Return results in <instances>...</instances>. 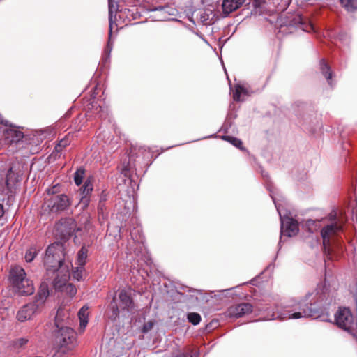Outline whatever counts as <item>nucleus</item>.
<instances>
[{"label":"nucleus","instance_id":"obj_1","mask_svg":"<svg viewBox=\"0 0 357 357\" xmlns=\"http://www.w3.org/2000/svg\"><path fill=\"white\" fill-rule=\"evenodd\" d=\"M49 294L47 284L45 282H42L34 301L22 306L17 312L16 319L20 322L32 319L41 311Z\"/></svg>","mask_w":357,"mask_h":357},{"label":"nucleus","instance_id":"obj_2","mask_svg":"<svg viewBox=\"0 0 357 357\" xmlns=\"http://www.w3.org/2000/svg\"><path fill=\"white\" fill-rule=\"evenodd\" d=\"M317 312L303 302L291 301L285 305L278 313V319H298L317 316Z\"/></svg>","mask_w":357,"mask_h":357},{"label":"nucleus","instance_id":"obj_3","mask_svg":"<svg viewBox=\"0 0 357 357\" xmlns=\"http://www.w3.org/2000/svg\"><path fill=\"white\" fill-rule=\"evenodd\" d=\"M66 252L63 243L55 242L50 245L46 249L43 259L44 264L47 269L56 271L59 269H65L63 266Z\"/></svg>","mask_w":357,"mask_h":357},{"label":"nucleus","instance_id":"obj_4","mask_svg":"<svg viewBox=\"0 0 357 357\" xmlns=\"http://www.w3.org/2000/svg\"><path fill=\"white\" fill-rule=\"evenodd\" d=\"M10 281L17 293L22 296L31 295L35 291L33 282L27 278L25 271L19 266L12 268Z\"/></svg>","mask_w":357,"mask_h":357},{"label":"nucleus","instance_id":"obj_5","mask_svg":"<svg viewBox=\"0 0 357 357\" xmlns=\"http://www.w3.org/2000/svg\"><path fill=\"white\" fill-rule=\"evenodd\" d=\"M131 289H122L119 291L118 297H114L110 303L112 310V316L116 319L120 310L130 312L135 309V305L132 299Z\"/></svg>","mask_w":357,"mask_h":357},{"label":"nucleus","instance_id":"obj_6","mask_svg":"<svg viewBox=\"0 0 357 357\" xmlns=\"http://www.w3.org/2000/svg\"><path fill=\"white\" fill-rule=\"evenodd\" d=\"M57 328L55 341L58 348L67 352L72 351L77 345L76 333L68 326Z\"/></svg>","mask_w":357,"mask_h":357},{"label":"nucleus","instance_id":"obj_7","mask_svg":"<svg viewBox=\"0 0 357 357\" xmlns=\"http://www.w3.org/2000/svg\"><path fill=\"white\" fill-rule=\"evenodd\" d=\"M335 321L340 328L354 335L357 332V317L355 319L347 307L340 308L335 315Z\"/></svg>","mask_w":357,"mask_h":357},{"label":"nucleus","instance_id":"obj_8","mask_svg":"<svg viewBox=\"0 0 357 357\" xmlns=\"http://www.w3.org/2000/svg\"><path fill=\"white\" fill-rule=\"evenodd\" d=\"M330 217L333 222L326 225L321 230V236L325 252H329L331 240L340 232L342 229V225L335 220V214H331Z\"/></svg>","mask_w":357,"mask_h":357},{"label":"nucleus","instance_id":"obj_9","mask_svg":"<svg viewBox=\"0 0 357 357\" xmlns=\"http://www.w3.org/2000/svg\"><path fill=\"white\" fill-rule=\"evenodd\" d=\"M280 26H296L306 32L314 30V26L308 19L298 13L289 14L282 17Z\"/></svg>","mask_w":357,"mask_h":357},{"label":"nucleus","instance_id":"obj_10","mask_svg":"<svg viewBox=\"0 0 357 357\" xmlns=\"http://www.w3.org/2000/svg\"><path fill=\"white\" fill-rule=\"evenodd\" d=\"M70 204V199L65 195H55L45 200L44 207L50 213H59L66 210Z\"/></svg>","mask_w":357,"mask_h":357},{"label":"nucleus","instance_id":"obj_11","mask_svg":"<svg viewBox=\"0 0 357 357\" xmlns=\"http://www.w3.org/2000/svg\"><path fill=\"white\" fill-rule=\"evenodd\" d=\"M281 220V234L288 237L296 236L298 232V225L296 220L289 218L282 217Z\"/></svg>","mask_w":357,"mask_h":357},{"label":"nucleus","instance_id":"obj_12","mask_svg":"<svg viewBox=\"0 0 357 357\" xmlns=\"http://www.w3.org/2000/svg\"><path fill=\"white\" fill-rule=\"evenodd\" d=\"M6 128L3 130V140L5 144H12L21 141L24 137L22 131L17 130L15 128Z\"/></svg>","mask_w":357,"mask_h":357},{"label":"nucleus","instance_id":"obj_13","mask_svg":"<svg viewBox=\"0 0 357 357\" xmlns=\"http://www.w3.org/2000/svg\"><path fill=\"white\" fill-rule=\"evenodd\" d=\"M16 181L17 179L12 168H10L6 178L0 179V193L7 194L10 191Z\"/></svg>","mask_w":357,"mask_h":357},{"label":"nucleus","instance_id":"obj_14","mask_svg":"<svg viewBox=\"0 0 357 357\" xmlns=\"http://www.w3.org/2000/svg\"><path fill=\"white\" fill-rule=\"evenodd\" d=\"M59 229L65 236H71L75 231H79V228L77 227V223L73 218L62 220L59 224Z\"/></svg>","mask_w":357,"mask_h":357},{"label":"nucleus","instance_id":"obj_15","mask_svg":"<svg viewBox=\"0 0 357 357\" xmlns=\"http://www.w3.org/2000/svg\"><path fill=\"white\" fill-rule=\"evenodd\" d=\"M252 312V305L248 303H242L230 307L229 314L231 317L238 318Z\"/></svg>","mask_w":357,"mask_h":357},{"label":"nucleus","instance_id":"obj_16","mask_svg":"<svg viewBox=\"0 0 357 357\" xmlns=\"http://www.w3.org/2000/svg\"><path fill=\"white\" fill-rule=\"evenodd\" d=\"M58 271H59L60 273H63V274L61 278L59 275L55 278L53 282V285L56 290L61 291L64 286L66 284L70 278V274L68 270V266H65L64 270L59 269Z\"/></svg>","mask_w":357,"mask_h":357},{"label":"nucleus","instance_id":"obj_17","mask_svg":"<svg viewBox=\"0 0 357 357\" xmlns=\"http://www.w3.org/2000/svg\"><path fill=\"white\" fill-rule=\"evenodd\" d=\"M246 0H223L222 3V11L229 15L243 6Z\"/></svg>","mask_w":357,"mask_h":357},{"label":"nucleus","instance_id":"obj_18","mask_svg":"<svg viewBox=\"0 0 357 357\" xmlns=\"http://www.w3.org/2000/svg\"><path fill=\"white\" fill-rule=\"evenodd\" d=\"M69 318L68 310L60 307L56 312L55 317V326L56 328H60L63 326V322L66 321Z\"/></svg>","mask_w":357,"mask_h":357},{"label":"nucleus","instance_id":"obj_19","mask_svg":"<svg viewBox=\"0 0 357 357\" xmlns=\"http://www.w3.org/2000/svg\"><path fill=\"white\" fill-rule=\"evenodd\" d=\"M89 307L86 305H84L78 312V317L79 319V326L82 331H84L88 324V317H89Z\"/></svg>","mask_w":357,"mask_h":357},{"label":"nucleus","instance_id":"obj_20","mask_svg":"<svg viewBox=\"0 0 357 357\" xmlns=\"http://www.w3.org/2000/svg\"><path fill=\"white\" fill-rule=\"evenodd\" d=\"M109 3V35L112 33L113 17H115L118 10V5L115 0H108Z\"/></svg>","mask_w":357,"mask_h":357},{"label":"nucleus","instance_id":"obj_21","mask_svg":"<svg viewBox=\"0 0 357 357\" xmlns=\"http://www.w3.org/2000/svg\"><path fill=\"white\" fill-rule=\"evenodd\" d=\"M88 248L82 246L77 253L76 264L84 266L88 257Z\"/></svg>","mask_w":357,"mask_h":357},{"label":"nucleus","instance_id":"obj_22","mask_svg":"<svg viewBox=\"0 0 357 357\" xmlns=\"http://www.w3.org/2000/svg\"><path fill=\"white\" fill-rule=\"evenodd\" d=\"M320 70H321V73L324 75V76L326 77V79L328 82V84L330 85H331V77H332V72L331 70L330 67L326 63L324 59H322L320 61Z\"/></svg>","mask_w":357,"mask_h":357},{"label":"nucleus","instance_id":"obj_23","mask_svg":"<svg viewBox=\"0 0 357 357\" xmlns=\"http://www.w3.org/2000/svg\"><path fill=\"white\" fill-rule=\"evenodd\" d=\"M342 6L349 12L357 10V0H340Z\"/></svg>","mask_w":357,"mask_h":357},{"label":"nucleus","instance_id":"obj_24","mask_svg":"<svg viewBox=\"0 0 357 357\" xmlns=\"http://www.w3.org/2000/svg\"><path fill=\"white\" fill-rule=\"evenodd\" d=\"M247 91L246 89L241 86V85H236L235 87V91L233 95V98L236 101H241L242 99L241 98V94H246Z\"/></svg>","mask_w":357,"mask_h":357},{"label":"nucleus","instance_id":"obj_25","mask_svg":"<svg viewBox=\"0 0 357 357\" xmlns=\"http://www.w3.org/2000/svg\"><path fill=\"white\" fill-rule=\"evenodd\" d=\"M93 190V184L90 180H86L84 185L81 188L80 191L82 195L89 196Z\"/></svg>","mask_w":357,"mask_h":357},{"label":"nucleus","instance_id":"obj_26","mask_svg":"<svg viewBox=\"0 0 357 357\" xmlns=\"http://www.w3.org/2000/svg\"><path fill=\"white\" fill-rule=\"evenodd\" d=\"M84 271H85L84 266H78L73 270L72 276L74 279L77 280V281H79V280H82L83 273Z\"/></svg>","mask_w":357,"mask_h":357},{"label":"nucleus","instance_id":"obj_27","mask_svg":"<svg viewBox=\"0 0 357 357\" xmlns=\"http://www.w3.org/2000/svg\"><path fill=\"white\" fill-rule=\"evenodd\" d=\"M187 319L193 325H197L201 321V316L197 312H190L187 314Z\"/></svg>","mask_w":357,"mask_h":357},{"label":"nucleus","instance_id":"obj_28","mask_svg":"<svg viewBox=\"0 0 357 357\" xmlns=\"http://www.w3.org/2000/svg\"><path fill=\"white\" fill-rule=\"evenodd\" d=\"M61 291L66 293L70 296H73L77 293V289L73 284L70 283H66Z\"/></svg>","mask_w":357,"mask_h":357},{"label":"nucleus","instance_id":"obj_29","mask_svg":"<svg viewBox=\"0 0 357 357\" xmlns=\"http://www.w3.org/2000/svg\"><path fill=\"white\" fill-rule=\"evenodd\" d=\"M84 175V169H78L75 173L74 181L77 185H81L82 183V180Z\"/></svg>","mask_w":357,"mask_h":357},{"label":"nucleus","instance_id":"obj_30","mask_svg":"<svg viewBox=\"0 0 357 357\" xmlns=\"http://www.w3.org/2000/svg\"><path fill=\"white\" fill-rule=\"evenodd\" d=\"M223 139L225 140H227L228 142H229L231 144H232L236 147H237L240 149H243V147H242L243 143H242L241 140H240L239 139L233 137H230V136H224Z\"/></svg>","mask_w":357,"mask_h":357},{"label":"nucleus","instance_id":"obj_31","mask_svg":"<svg viewBox=\"0 0 357 357\" xmlns=\"http://www.w3.org/2000/svg\"><path fill=\"white\" fill-rule=\"evenodd\" d=\"M37 255V250L36 248H30L25 254V259L27 262H31L33 260Z\"/></svg>","mask_w":357,"mask_h":357},{"label":"nucleus","instance_id":"obj_32","mask_svg":"<svg viewBox=\"0 0 357 357\" xmlns=\"http://www.w3.org/2000/svg\"><path fill=\"white\" fill-rule=\"evenodd\" d=\"M70 143V141L68 138H63L59 141L58 144L55 146V151L58 153L61 152L62 149L67 146H68Z\"/></svg>","mask_w":357,"mask_h":357},{"label":"nucleus","instance_id":"obj_33","mask_svg":"<svg viewBox=\"0 0 357 357\" xmlns=\"http://www.w3.org/2000/svg\"><path fill=\"white\" fill-rule=\"evenodd\" d=\"M28 341L29 340H28L27 338L21 337V338H19V339L16 340L13 342V346H14L15 348L19 349V348H21L23 346H24L26 344H27Z\"/></svg>","mask_w":357,"mask_h":357},{"label":"nucleus","instance_id":"obj_34","mask_svg":"<svg viewBox=\"0 0 357 357\" xmlns=\"http://www.w3.org/2000/svg\"><path fill=\"white\" fill-rule=\"evenodd\" d=\"M316 223L317 222L315 220L309 219L305 221V225L308 231L312 233L314 230H316Z\"/></svg>","mask_w":357,"mask_h":357},{"label":"nucleus","instance_id":"obj_35","mask_svg":"<svg viewBox=\"0 0 357 357\" xmlns=\"http://www.w3.org/2000/svg\"><path fill=\"white\" fill-rule=\"evenodd\" d=\"M153 327V322L151 321H149L146 323H145L142 327V332L146 333H148L149 331H151Z\"/></svg>","mask_w":357,"mask_h":357},{"label":"nucleus","instance_id":"obj_36","mask_svg":"<svg viewBox=\"0 0 357 357\" xmlns=\"http://www.w3.org/2000/svg\"><path fill=\"white\" fill-rule=\"evenodd\" d=\"M89 196L82 195V197L80 199V204L82 205L83 207H86L89 204Z\"/></svg>","mask_w":357,"mask_h":357},{"label":"nucleus","instance_id":"obj_37","mask_svg":"<svg viewBox=\"0 0 357 357\" xmlns=\"http://www.w3.org/2000/svg\"><path fill=\"white\" fill-rule=\"evenodd\" d=\"M68 352L66 351H61V349L58 348L57 351L54 354L52 357H63L65 354H68Z\"/></svg>","mask_w":357,"mask_h":357},{"label":"nucleus","instance_id":"obj_38","mask_svg":"<svg viewBox=\"0 0 357 357\" xmlns=\"http://www.w3.org/2000/svg\"><path fill=\"white\" fill-rule=\"evenodd\" d=\"M97 110V114H100V117H103L104 116V111L101 107H99V108L96 109Z\"/></svg>","mask_w":357,"mask_h":357},{"label":"nucleus","instance_id":"obj_39","mask_svg":"<svg viewBox=\"0 0 357 357\" xmlns=\"http://www.w3.org/2000/svg\"><path fill=\"white\" fill-rule=\"evenodd\" d=\"M4 214V209L2 204H0V218H1Z\"/></svg>","mask_w":357,"mask_h":357},{"label":"nucleus","instance_id":"obj_40","mask_svg":"<svg viewBox=\"0 0 357 357\" xmlns=\"http://www.w3.org/2000/svg\"><path fill=\"white\" fill-rule=\"evenodd\" d=\"M0 123H2V124H4L5 126H8V121H3L2 119V116L0 114Z\"/></svg>","mask_w":357,"mask_h":357},{"label":"nucleus","instance_id":"obj_41","mask_svg":"<svg viewBox=\"0 0 357 357\" xmlns=\"http://www.w3.org/2000/svg\"><path fill=\"white\" fill-rule=\"evenodd\" d=\"M273 203H275V207L277 208V211H278V213L280 214V216L281 214H280V207H279V206L275 203V201H273Z\"/></svg>","mask_w":357,"mask_h":357},{"label":"nucleus","instance_id":"obj_42","mask_svg":"<svg viewBox=\"0 0 357 357\" xmlns=\"http://www.w3.org/2000/svg\"><path fill=\"white\" fill-rule=\"evenodd\" d=\"M47 192H48V194L54 193V191H52V190H50V189H49V190H47Z\"/></svg>","mask_w":357,"mask_h":357},{"label":"nucleus","instance_id":"obj_43","mask_svg":"<svg viewBox=\"0 0 357 357\" xmlns=\"http://www.w3.org/2000/svg\"><path fill=\"white\" fill-rule=\"evenodd\" d=\"M280 312V311H279L278 313H279ZM278 314H277V315H276V316H275V314H273V317H275L274 319L278 318Z\"/></svg>","mask_w":357,"mask_h":357},{"label":"nucleus","instance_id":"obj_44","mask_svg":"<svg viewBox=\"0 0 357 357\" xmlns=\"http://www.w3.org/2000/svg\"><path fill=\"white\" fill-rule=\"evenodd\" d=\"M262 175H263V176H264V177L267 176V175H266V174H264V173H262Z\"/></svg>","mask_w":357,"mask_h":357},{"label":"nucleus","instance_id":"obj_45","mask_svg":"<svg viewBox=\"0 0 357 357\" xmlns=\"http://www.w3.org/2000/svg\"><path fill=\"white\" fill-rule=\"evenodd\" d=\"M100 201H102V199H105V197H100Z\"/></svg>","mask_w":357,"mask_h":357},{"label":"nucleus","instance_id":"obj_46","mask_svg":"<svg viewBox=\"0 0 357 357\" xmlns=\"http://www.w3.org/2000/svg\"><path fill=\"white\" fill-rule=\"evenodd\" d=\"M100 201H102V199H105V197H100Z\"/></svg>","mask_w":357,"mask_h":357}]
</instances>
